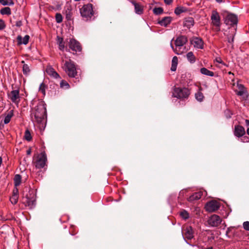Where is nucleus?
Wrapping results in <instances>:
<instances>
[{"instance_id": "58", "label": "nucleus", "mask_w": 249, "mask_h": 249, "mask_svg": "<svg viewBox=\"0 0 249 249\" xmlns=\"http://www.w3.org/2000/svg\"><path fill=\"white\" fill-rule=\"evenodd\" d=\"M66 50L67 51H69V50L68 49H67V48L66 49Z\"/></svg>"}, {"instance_id": "41", "label": "nucleus", "mask_w": 249, "mask_h": 249, "mask_svg": "<svg viewBox=\"0 0 249 249\" xmlns=\"http://www.w3.org/2000/svg\"><path fill=\"white\" fill-rule=\"evenodd\" d=\"M39 91H41L44 95L45 94V85L43 83H42L39 87Z\"/></svg>"}, {"instance_id": "4", "label": "nucleus", "mask_w": 249, "mask_h": 249, "mask_svg": "<svg viewBox=\"0 0 249 249\" xmlns=\"http://www.w3.org/2000/svg\"><path fill=\"white\" fill-rule=\"evenodd\" d=\"M80 12L81 16L85 20H90L94 15L92 5L90 3H89L83 5V7L80 8Z\"/></svg>"}, {"instance_id": "31", "label": "nucleus", "mask_w": 249, "mask_h": 249, "mask_svg": "<svg viewBox=\"0 0 249 249\" xmlns=\"http://www.w3.org/2000/svg\"><path fill=\"white\" fill-rule=\"evenodd\" d=\"M21 177L19 174H17L14 178V184L16 187L19 186L21 183Z\"/></svg>"}, {"instance_id": "14", "label": "nucleus", "mask_w": 249, "mask_h": 249, "mask_svg": "<svg viewBox=\"0 0 249 249\" xmlns=\"http://www.w3.org/2000/svg\"><path fill=\"white\" fill-rule=\"evenodd\" d=\"M46 71L48 75L55 79L60 78L58 73L51 66H49L47 67Z\"/></svg>"}, {"instance_id": "13", "label": "nucleus", "mask_w": 249, "mask_h": 249, "mask_svg": "<svg viewBox=\"0 0 249 249\" xmlns=\"http://www.w3.org/2000/svg\"><path fill=\"white\" fill-rule=\"evenodd\" d=\"M237 17L234 14H230L227 15L225 19V23L227 25L234 26L237 24Z\"/></svg>"}, {"instance_id": "54", "label": "nucleus", "mask_w": 249, "mask_h": 249, "mask_svg": "<svg viewBox=\"0 0 249 249\" xmlns=\"http://www.w3.org/2000/svg\"><path fill=\"white\" fill-rule=\"evenodd\" d=\"M247 133L248 135L249 136V127L247 130Z\"/></svg>"}, {"instance_id": "39", "label": "nucleus", "mask_w": 249, "mask_h": 249, "mask_svg": "<svg viewBox=\"0 0 249 249\" xmlns=\"http://www.w3.org/2000/svg\"><path fill=\"white\" fill-rule=\"evenodd\" d=\"M60 87L65 89H68L70 88V85L68 82L65 80H62L60 84Z\"/></svg>"}, {"instance_id": "10", "label": "nucleus", "mask_w": 249, "mask_h": 249, "mask_svg": "<svg viewBox=\"0 0 249 249\" xmlns=\"http://www.w3.org/2000/svg\"><path fill=\"white\" fill-rule=\"evenodd\" d=\"M23 203L29 209H33L35 208L36 204V199L34 196L31 197L27 195L23 198Z\"/></svg>"}, {"instance_id": "23", "label": "nucleus", "mask_w": 249, "mask_h": 249, "mask_svg": "<svg viewBox=\"0 0 249 249\" xmlns=\"http://www.w3.org/2000/svg\"><path fill=\"white\" fill-rule=\"evenodd\" d=\"M194 21L192 18H188L185 19L184 22V26L190 28L194 25Z\"/></svg>"}, {"instance_id": "36", "label": "nucleus", "mask_w": 249, "mask_h": 249, "mask_svg": "<svg viewBox=\"0 0 249 249\" xmlns=\"http://www.w3.org/2000/svg\"><path fill=\"white\" fill-rule=\"evenodd\" d=\"M24 138L27 141H30L32 140V136L29 130H26L24 134Z\"/></svg>"}, {"instance_id": "42", "label": "nucleus", "mask_w": 249, "mask_h": 249, "mask_svg": "<svg viewBox=\"0 0 249 249\" xmlns=\"http://www.w3.org/2000/svg\"><path fill=\"white\" fill-rule=\"evenodd\" d=\"M228 42L232 44L234 41V35L233 34H231L230 36H228L227 37Z\"/></svg>"}, {"instance_id": "9", "label": "nucleus", "mask_w": 249, "mask_h": 249, "mask_svg": "<svg viewBox=\"0 0 249 249\" xmlns=\"http://www.w3.org/2000/svg\"><path fill=\"white\" fill-rule=\"evenodd\" d=\"M220 205L218 202L212 200L208 202L205 206L206 210L208 212H213L219 208Z\"/></svg>"}, {"instance_id": "50", "label": "nucleus", "mask_w": 249, "mask_h": 249, "mask_svg": "<svg viewBox=\"0 0 249 249\" xmlns=\"http://www.w3.org/2000/svg\"><path fill=\"white\" fill-rule=\"evenodd\" d=\"M245 124H246V125L247 126H249V120H246Z\"/></svg>"}, {"instance_id": "8", "label": "nucleus", "mask_w": 249, "mask_h": 249, "mask_svg": "<svg viewBox=\"0 0 249 249\" xmlns=\"http://www.w3.org/2000/svg\"><path fill=\"white\" fill-rule=\"evenodd\" d=\"M222 222L220 217L216 214H213L209 217L208 223L211 227H217Z\"/></svg>"}, {"instance_id": "7", "label": "nucleus", "mask_w": 249, "mask_h": 249, "mask_svg": "<svg viewBox=\"0 0 249 249\" xmlns=\"http://www.w3.org/2000/svg\"><path fill=\"white\" fill-rule=\"evenodd\" d=\"M47 156L45 152L38 155L36 161L34 162L35 167L37 169L43 168L46 165Z\"/></svg>"}, {"instance_id": "51", "label": "nucleus", "mask_w": 249, "mask_h": 249, "mask_svg": "<svg viewBox=\"0 0 249 249\" xmlns=\"http://www.w3.org/2000/svg\"><path fill=\"white\" fill-rule=\"evenodd\" d=\"M26 153L27 155H29L31 154V150L30 149H28V150H27L26 151Z\"/></svg>"}, {"instance_id": "49", "label": "nucleus", "mask_w": 249, "mask_h": 249, "mask_svg": "<svg viewBox=\"0 0 249 249\" xmlns=\"http://www.w3.org/2000/svg\"><path fill=\"white\" fill-rule=\"evenodd\" d=\"M164 2L167 4H170L172 2L173 0H164Z\"/></svg>"}, {"instance_id": "27", "label": "nucleus", "mask_w": 249, "mask_h": 249, "mask_svg": "<svg viewBox=\"0 0 249 249\" xmlns=\"http://www.w3.org/2000/svg\"><path fill=\"white\" fill-rule=\"evenodd\" d=\"M178 63V57L176 56H174L172 58V66L171 68V70L172 71H175L177 69V65Z\"/></svg>"}, {"instance_id": "17", "label": "nucleus", "mask_w": 249, "mask_h": 249, "mask_svg": "<svg viewBox=\"0 0 249 249\" xmlns=\"http://www.w3.org/2000/svg\"><path fill=\"white\" fill-rule=\"evenodd\" d=\"M172 21V18L170 17H165L161 20L158 21V23L162 26L166 27Z\"/></svg>"}, {"instance_id": "1", "label": "nucleus", "mask_w": 249, "mask_h": 249, "mask_svg": "<svg viewBox=\"0 0 249 249\" xmlns=\"http://www.w3.org/2000/svg\"><path fill=\"white\" fill-rule=\"evenodd\" d=\"M31 117L33 121L38 124L42 123L47 118V111L46 104L43 101L38 102L31 113Z\"/></svg>"}, {"instance_id": "16", "label": "nucleus", "mask_w": 249, "mask_h": 249, "mask_svg": "<svg viewBox=\"0 0 249 249\" xmlns=\"http://www.w3.org/2000/svg\"><path fill=\"white\" fill-rule=\"evenodd\" d=\"M234 135L237 137H241L245 134L244 128L241 125H236L234 128Z\"/></svg>"}, {"instance_id": "45", "label": "nucleus", "mask_w": 249, "mask_h": 249, "mask_svg": "<svg viewBox=\"0 0 249 249\" xmlns=\"http://www.w3.org/2000/svg\"><path fill=\"white\" fill-rule=\"evenodd\" d=\"M243 226L244 229L246 230L249 231V222L246 221L243 223Z\"/></svg>"}, {"instance_id": "53", "label": "nucleus", "mask_w": 249, "mask_h": 249, "mask_svg": "<svg viewBox=\"0 0 249 249\" xmlns=\"http://www.w3.org/2000/svg\"><path fill=\"white\" fill-rule=\"evenodd\" d=\"M215 0L218 3H221L223 2V0Z\"/></svg>"}, {"instance_id": "52", "label": "nucleus", "mask_w": 249, "mask_h": 249, "mask_svg": "<svg viewBox=\"0 0 249 249\" xmlns=\"http://www.w3.org/2000/svg\"><path fill=\"white\" fill-rule=\"evenodd\" d=\"M18 192V189H16V190H14L13 191V194H14L13 195H14V194H17Z\"/></svg>"}, {"instance_id": "11", "label": "nucleus", "mask_w": 249, "mask_h": 249, "mask_svg": "<svg viewBox=\"0 0 249 249\" xmlns=\"http://www.w3.org/2000/svg\"><path fill=\"white\" fill-rule=\"evenodd\" d=\"M9 98L12 102L17 105L20 101L19 92L18 90H13L8 94Z\"/></svg>"}, {"instance_id": "26", "label": "nucleus", "mask_w": 249, "mask_h": 249, "mask_svg": "<svg viewBox=\"0 0 249 249\" xmlns=\"http://www.w3.org/2000/svg\"><path fill=\"white\" fill-rule=\"evenodd\" d=\"M202 89V88H200L199 90L195 94V98L199 102H202L204 98L203 93L201 92Z\"/></svg>"}, {"instance_id": "2", "label": "nucleus", "mask_w": 249, "mask_h": 249, "mask_svg": "<svg viewBox=\"0 0 249 249\" xmlns=\"http://www.w3.org/2000/svg\"><path fill=\"white\" fill-rule=\"evenodd\" d=\"M172 39L170 42V47L175 53L178 55L182 54L187 52L188 49L186 45L188 41L187 37L185 36H180L175 40V47L172 44Z\"/></svg>"}, {"instance_id": "48", "label": "nucleus", "mask_w": 249, "mask_h": 249, "mask_svg": "<svg viewBox=\"0 0 249 249\" xmlns=\"http://www.w3.org/2000/svg\"><path fill=\"white\" fill-rule=\"evenodd\" d=\"M22 23L21 21L18 20V21H16V25L17 27H20L22 25Z\"/></svg>"}, {"instance_id": "22", "label": "nucleus", "mask_w": 249, "mask_h": 249, "mask_svg": "<svg viewBox=\"0 0 249 249\" xmlns=\"http://www.w3.org/2000/svg\"><path fill=\"white\" fill-rule=\"evenodd\" d=\"M14 116V110H10L8 114L5 116L4 120L3 123L4 124H8L11 121V118Z\"/></svg>"}, {"instance_id": "12", "label": "nucleus", "mask_w": 249, "mask_h": 249, "mask_svg": "<svg viewBox=\"0 0 249 249\" xmlns=\"http://www.w3.org/2000/svg\"><path fill=\"white\" fill-rule=\"evenodd\" d=\"M69 48L74 52H81L82 47L80 43L75 39L71 38L69 42Z\"/></svg>"}, {"instance_id": "3", "label": "nucleus", "mask_w": 249, "mask_h": 249, "mask_svg": "<svg viewBox=\"0 0 249 249\" xmlns=\"http://www.w3.org/2000/svg\"><path fill=\"white\" fill-rule=\"evenodd\" d=\"M62 68L69 77H75L77 75V72L75 65L71 60L66 61Z\"/></svg>"}, {"instance_id": "47", "label": "nucleus", "mask_w": 249, "mask_h": 249, "mask_svg": "<svg viewBox=\"0 0 249 249\" xmlns=\"http://www.w3.org/2000/svg\"><path fill=\"white\" fill-rule=\"evenodd\" d=\"M71 12L70 11H69V12L66 11V18H67V19L71 20Z\"/></svg>"}, {"instance_id": "34", "label": "nucleus", "mask_w": 249, "mask_h": 249, "mask_svg": "<svg viewBox=\"0 0 249 249\" xmlns=\"http://www.w3.org/2000/svg\"><path fill=\"white\" fill-rule=\"evenodd\" d=\"M180 216L184 219L186 220L189 217V214L186 210H182L180 213Z\"/></svg>"}, {"instance_id": "55", "label": "nucleus", "mask_w": 249, "mask_h": 249, "mask_svg": "<svg viewBox=\"0 0 249 249\" xmlns=\"http://www.w3.org/2000/svg\"><path fill=\"white\" fill-rule=\"evenodd\" d=\"M228 74H232V75H233V74L231 72V71L229 72Z\"/></svg>"}, {"instance_id": "20", "label": "nucleus", "mask_w": 249, "mask_h": 249, "mask_svg": "<svg viewBox=\"0 0 249 249\" xmlns=\"http://www.w3.org/2000/svg\"><path fill=\"white\" fill-rule=\"evenodd\" d=\"M29 38L30 37L28 35H26L23 37L18 36L17 37L18 44L26 45L28 43Z\"/></svg>"}, {"instance_id": "56", "label": "nucleus", "mask_w": 249, "mask_h": 249, "mask_svg": "<svg viewBox=\"0 0 249 249\" xmlns=\"http://www.w3.org/2000/svg\"><path fill=\"white\" fill-rule=\"evenodd\" d=\"M205 249H213V248L212 247H209V248H206Z\"/></svg>"}, {"instance_id": "40", "label": "nucleus", "mask_w": 249, "mask_h": 249, "mask_svg": "<svg viewBox=\"0 0 249 249\" xmlns=\"http://www.w3.org/2000/svg\"><path fill=\"white\" fill-rule=\"evenodd\" d=\"M55 19L57 23H61L63 20L62 15L60 13H57L55 15Z\"/></svg>"}, {"instance_id": "32", "label": "nucleus", "mask_w": 249, "mask_h": 249, "mask_svg": "<svg viewBox=\"0 0 249 249\" xmlns=\"http://www.w3.org/2000/svg\"><path fill=\"white\" fill-rule=\"evenodd\" d=\"M0 3L4 6H12L14 4V2L13 0H0Z\"/></svg>"}, {"instance_id": "15", "label": "nucleus", "mask_w": 249, "mask_h": 249, "mask_svg": "<svg viewBox=\"0 0 249 249\" xmlns=\"http://www.w3.org/2000/svg\"><path fill=\"white\" fill-rule=\"evenodd\" d=\"M192 43L196 48L202 49L203 48V41L200 38L195 37L193 39Z\"/></svg>"}, {"instance_id": "6", "label": "nucleus", "mask_w": 249, "mask_h": 249, "mask_svg": "<svg viewBox=\"0 0 249 249\" xmlns=\"http://www.w3.org/2000/svg\"><path fill=\"white\" fill-rule=\"evenodd\" d=\"M189 95V90L185 88H175L173 91V96L178 99L187 98Z\"/></svg>"}, {"instance_id": "29", "label": "nucleus", "mask_w": 249, "mask_h": 249, "mask_svg": "<svg viewBox=\"0 0 249 249\" xmlns=\"http://www.w3.org/2000/svg\"><path fill=\"white\" fill-rule=\"evenodd\" d=\"M239 91H236V94L239 96H242L246 92L244 87L242 84L237 83V85Z\"/></svg>"}, {"instance_id": "46", "label": "nucleus", "mask_w": 249, "mask_h": 249, "mask_svg": "<svg viewBox=\"0 0 249 249\" xmlns=\"http://www.w3.org/2000/svg\"><path fill=\"white\" fill-rule=\"evenodd\" d=\"M5 27V25L4 21L0 19V30L3 29Z\"/></svg>"}, {"instance_id": "38", "label": "nucleus", "mask_w": 249, "mask_h": 249, "mask_svg": "<svg viewBox=\"0 0 249 249\" xmlns=\"http://www.w3.org/2000/svg\"><path fill=\"white\" fill-rule=\"evenodd\" d=\"M11 202L13 204H16L18 202V196L17 194H14L13 196L10 198Z\"/></svg>"}, {"instance_id": "35", "label": "nucleus", "mask_w": 249, "mask_h": 249, "mask_svg": "<svg viewBox=\"0 0 249 249\" xmlns=\"http://www.w3.org/2000/svg\"><path fill=\"white\" fill-rule=\"evenodd\" d=\"M184 12H185V8L183 7H180V6L177 7L175 9V13L177 15H179V14H180L181 13H182Z\"/></svg>"}, {"instance_id": "30", "label": "nucleus", "mask_w": 249, "mask_h": 249, "mask_svg": "<svg viewBox=\"0 0 249 249\" xmlns=\"http://www.w3.org/2000/svg\"><path fill=\"white\" fill-rule=\"evenodd\" d=\"M57 43L59 45V50L61 51H64L65 47L63 38L57 36Z\"/></svg>"}, {"instance_id": "24", "label": "nucleus", "mask_w": 249, "mask_h": 249, "mask_svg": "<svg viewBox=\"0 0 249 249\" xmlns=\"http://www.w3.org/2000/svg\"><path fill=\"white\" fill-rule=\"evenodd\" d=\"M21 63L23 64L22 67V71L23 74L26 76L28 75L31 71L30 66L28 64H25L24 61H22Z\"/></svg>"}, {"instance_id": "19", "label": "nucleus", "mask_w": 249, "mask_h": 249, "mask_svg": "<svg viewBox=\"0 0 249 249\" xmlns=\"http://www.w3.org/2000/svg\"><path fill=\"white\" fill-rule=\"evenodd\" d=\"M184 236L188 239H192L194 237L193 231L191 227L186 228Z\"/></svg>"}, {"instance_id": "33", "label": "nucleus", "mask_w": 249, "mask_h": 249, "mask_svg": "<svg viewBox=\"0 0 249 249\" xmlns=\"http://www.w3.org/2000/svg\"><path fill=\"white\" fill-rule=\"evenodd\" d=\"M0 14L1 15H9L11 14V9L8 7H6L2 8L0 10Z\"/></svg>"}, {"instance_id": "57", "label": "nucleus", "mask_w": 249, "mask_h": 249, "mask_svg": "<svg viewBox=\"0 0 249 249\" xmlns=\"http://www.w3.org/2000/svg\"><path fill=\"white\" fill-rule=\"evenodd\" d=\"M74 0L75 1H80V0Z\"/></svg>"}, {"instance_id": "18", "label": "nucleus", "mask_w": 249, "mask_h": 249, "mask_svg": "<svg viewBox=\"0 0 249 249\" xmlns=\"http://www.w3.org/2000/svg\"><path fill=\"white\" fill-rule=\"evenodd\" d=\"M203 195V192L201 191H199L196 193L193 194L191 195L188 198V200L189 201L192 202L196 200H198L200 199L202 196Z\"/></svg>"}, {"instance_id": "43", "label": "nucleus", "mask_w": 249, "mask_h": 249, "mask_svg": "<svg viewBox=\"0 0 249 249\" xmlns=\"http://www.w3.org/2000/svg\"><path fill=\"white\" fill-rule=\"evenodd\" d=\"M215 61L217 62L218 63L221 64L223 66H225L226 67H228V66L225 64L221 59L220 57H216L215 58Z\"/></svg>"}, {"instance_id": "37", "label": "nucleus", "mask_w": 249, "mask_h": 249, "mask_svg": "<svg viewBox=\"0 0 249 249\" xmlns=\"http://www.w3.org/2000/svg\"><path fill=\"white\" fill-rule=\"evenodd\" d=\"M153 11L155 15H158L162 14L163 12V10L161 7H156L154 8Z\"/></svg>"}, {"instance_id": "28", "label": "nucleus", "mask_w": 249, "mask_h": 249, "mask_svg": "<svg viewBox=\"0 0 249 249\" xmlns=\"http://www.w3.org/2000/svg\"><path fill=\"white\" fill-rule=\"evenodd\" d=\"M186 57L188 61L191 63H194L196 62V57L193 52H188L186 54Z\"/></svg>"}, {"instance_id": "25", "label": "nucleus", "mask_w": 249, "mask_h": 249, "mask_svg": "<svg viewBox=\"0 0 249 249\" xmlns=\"http://www.w3.org/2000/svg\"><path fill=\"white\" fill-rule=\"evenodd\" d=\"M200 72L204 75L213 77L214 76L213 71H211L205 68H202L200 69Z\"/></svg>"}, {"instance_id": "5", "label": "nucleus", "mask_w": 249, "mask_h": 249, "mask_svg": "<svg viewBox=\"0 0 249 249\" xmlns=\"http://www.w3.org/2000/svg\"><path fill=\"white\" fill-rule=\"evenodd\" d=\"M211 20V24L215 27V31H220L221 25V18L219 14L216 10H213L212 11Z\"/></svg>"}, {"instance_id": "44", "label": "nucleus", "mask_w": 249, "mask_h": 249, "mask_svg": "<svg viewBox=\"0 0 249 249\" xmlns=\"http://www.w3.org/2000/svg\"><path fill=\"white\" fill-rule=\"evenodd\" d=\"M224 113L227 118H230L232 115L231 111L229 109L226 110Z\"/></svg>"}, {"instance_id": "21", "label": "nucleus", "mask_w": 249, "mask_h": 249, "mask_svg": "<svg viewBox=\"0 0 249 249\" xmlns=\"http://www.w3.org/2000/svg\"><path fill=\"white\" fill-rule=\"evenodd\" d=\"M132 3L133 4L135 7V12L137 14L141 15L143 13V9L142 7L139 4L133 1Z\"/></svg>"}]
</instances>
